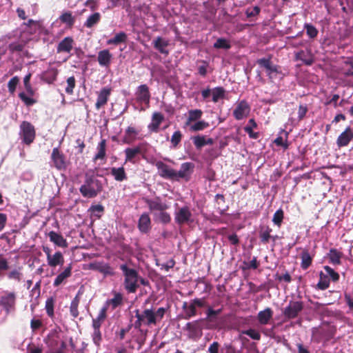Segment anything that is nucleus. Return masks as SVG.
Masks as SVG:
<instances>
[{
    "label": "nucleus",
    "mask_w": 353,
    "mask_h": 353,
    "mask_svg": "<svg viewBox=\"0 0 353 353\" xmlns=\"http://www.w3.org/2000/svg\"><path fill=\"white\" fill-rule=\"evenodd\" d=\"M138 228L142 233H147L151 229V219L146 212L143 213L138 221Z\"/></svg>",
    "instance_id": "5701e85b"
},
{
    "label": "nucleus",
    "mask_w": 353,
    "mask_h": 353,
    "mask_svg": "<svg viewBox=\"0 0 353 353\" xmlns=\"http://www.w3.org/2000/svg\"><path fill=\"white\" fill-rule=\"evenodd\" d=\"M275 279L279 281H285L287 283H289L292 281V277L288 272H285V273L283 275H280L279 274H276Z\"/></svg>",
    "instance_id": "338daca9"
},
{
    "label": "nucleus",
    "mask_w": 353,
    "mask_h": 353,
    "mask_svg": "<svg viewBox=\"0 0 353 353\" xmlns=\"http://www.w3.org/2000/svg\"><path fill=\"white\" fill-rule=\"evenodd\" d=\"M59 20L61 23L66 24L68 28H72L75 23V17L72 16V12L67 11L59 16Z\"/></svg>",
    "instance_id": "a19ab883"
},
{
    "label": "nucleus",
    "mask_w": 353,
    "mask_h": 353,
    "mask_svg": "<svg viewBox=\"0 0 353 353\" xmlns=\"http://www.w3.org/2000/svg\"><path fill=\"white\" fill-rule=\"evenodd\" d=\"M256 63L261 68H263L265 70L266 74L270 79H273L274 73L280 72L279 70V66L277 65H274L270 58L259 59L256 61Z\"/></svg>",
    "instance_id": "9d476101"
},
{
    "label": "nucleus",
    "mask_w": 353,
    "mask_h": 353,
    "mask_svg": "<svg viewBox=\"0 0 353 353\" xmlns=\"http://www.w3.org/2000/svg\"><path fill=\"white\" fill-rule=\"evenodd\" d=\"M17 295L13 292H5L0 298V305L6 314L13 312L16 309Z\"/></svg>",
    "instance_id": "423d86ee"
},
{
    "label": "nucleus",
    "mask_w": 353,
    "mask_h": 353,
    "mask_svg": "<svg viewBox=\"0 0 353 353\" xmlns=\"http://www.w3.org/2000/svg\"><path fill=\"white\" fill-rule=\"evenodd\" d=\"M19 130V136L24 144L30 145L34 142L36 137V130L34 126L30 122L22 121Z\"/></svg>",
    "instance_id": "20e7f679"
},
{
    "label": "nucleus",
    "mask_w": 353,
    "mask_h": 353,
    "mask_svg": "<svg viewBox=\"0 0 353 353\" xmlns=\"http://www.w3.org/2000/svg\"><path fill=\"white\" fill-rule=\"evenodd\" d=\"M260 12L261 8L258 6H256L252 8H248L245 11V14L247 17L250 18L257 16L259 14Z\"/></svg>",
    "instance_id": "0e129e2a"
},
{
    "label": "nucleus",
    "mask_w": 353,
    "mask_h": 353,
    "mask_svg": "<svg viewBox=\"0 0 353 353\" xmlns=\"http://www.w3.org/2000/svg\"><path fill=\"white\" fill-rule=\"evenodd\" d=\"M272 316V310L270 307H266L265 310L260 311L258 313L257 320L261 325H265L269 323Z\"/></svg>",
    "instance_id": "7c9ffc66"
},
{
    "label": "nucleus",
    "mask_w": 353,
    "mask_h": 353,
    "mask_svg": "<svg viewBox=\"0 0 353 353\" xmlns=\"http://www.w3.org/2000/svg\"><path fill=\"white\" fill-rule=\"evenodd\" d=\"M300 258L301 259V268L304 270L308 269L313 261V257L310 255L309 250L306 248L303 249L300 255Z\"/></svg>",
    "instance_id": "473e14b6"
},
{
    "label": "nucleus",
    "mask_w": 353,
    "mask_h": 353,
    "mask_svg": "<svg viewBox=\"0 0 353 353\" xmlns=\"http://www.w3.org/2000/svg\"><path fill=\"white\" fill-rule=\"evenodd\" d=\"M114 297L111 299L108 300L105 305H111L112 309L114 310L119 306L123 304V297L121 293L117 292H113Z\"/></svg>",
    "instance_id": "4c0bfd02"
},
{
    "label": "nucleus",
    "mask_w": 353,
    "mask_h": 353,
    "mask_svg": "<svg viewBox=\"0 0 353 353\" xmlns=\"http://www.w3.org/2000/svg\"><path fill=\"white\" fill-rule=\"evenodd\" d=\"M110 174L117 181H123L127 179V174L123 167L112 168Z\"/></svg>",
    "instance_id": "ea45409f"
},
{
    "label": "nucleus",
    "mask_w": 353,
    "mask_h": 353,
    "mask_svg": "<svg viewBox=\"0 0 353 353\" xmlns=\"http://www.w3.org/2000/svg\"><path fill=\"white\" fill-rule=\"evenodd\" d=\"M9 50L11 52H21L24 48V44L20 43H12L8 46Z\"/></svg>",
    "instance_id": "69168bd1"
},
{
    "label": "nucleus",
    "mask_w": 353,
    "mask_h": 353,
    "mask_svg": "<svg viewBox=\"0 0 353 353\" xmlns=\"http://www.w3.org/2000/svg\"><path fill=\"white\" fill-rule=\"evenodd\" d=\"M74 39L71 37H66L62 39L57 46V53L66 52L70 53L73 48Z\"/></svg>",
    "instance_id": "412c9836"
},
{
    "label": "nucleus",
    "mask_w": 353,
    "mask_h": 353,
    "mask_svg": "<svg viewBox=\"0 0 353 353\" xmlns=\"http://www.w3.org/2000/svg\"><path fill=\"white\" fill-rule=\"evenodd\" d=\"M97 152L95 154L93 160H105L106 157V140L101 139L97 145Z\"/></svg>",
    "instance_id": "c9c22d12"
},
{
    "label": "nucleus",
    "mask_w": 353,
    "mask_h": 353,
    "mask_svg": "<svg viewBox=\"0 0 353 353\" xmlns=\"http://www.w3.org/2000/svg\"><path fill=\"white\" fill-rule=\"evenodd\" d=\"M250 109L248 103L245 100H242L237 103L233 111V115L236 119L241 120L248 116Z\"/></svg>",
    "instance_id": "f8f14e48"
},
{
    "label": "nucleus",
    "mask_w": 353,
    "mask_h": 353,
    "mask_svg": "<svg viewBox=\"0 0 353 353\" xmlns=\"http://www.w3.org/2000/svg\"><path fill=\"white\" fill-rule=\"evenodd\" d=\"M124 152L125 154V163L131 162L132 163H134V159L139 154L142 153L141 145H139L134 148H128L124 150Z\"/></svg>",
    "instance_id": "b1692460"
},
{
    "label": "nucleus",
    "mask_w": 353,
    "mask_h": 353,
    "mask_svg": "<svg viewBox=\"0 0 353 353\" xmlns=\"http://www.w3.org/2000/svg\"><path fill=\"white\" fill-rule=\"evenodd\" d=\"M96 170L97 168L90 169L85 172L84 183L79 188V192L83 197L94 198L103 190L101 181L97 179L94 175Z\"/></svg>",
    "instance_id": "f03ea898"
},
{
    "label": "nucleus",
    "mask_w": 353,
    "mask_h": 353,
    "mask_svg": "<svg viewBox=\"0 0 353 353\" xmlns=\"http://www.w3.org/2000/svg\"><path fill=\"white\" fill-rule=\"evenodd\" d=\"M204 305V301L200 299H194L190 304L187 302L183 303L182 308L185 312V319H189L196 315V307H201Z\"/></svg>",
    "instance_id": "6e6552de"
},
{
    "label": "nucleus",
    "mask_w": 353,
    "mask_h": 353,
    "mask_svg": "<svg viewBox=\"0 0 353 353\" xmlns=\"http://www.w3.org/2000/svg\"><path fill=\"white\" fill-rule=\"evenodd\" d=\"M288 133L286 132L285 133V140L283 139L282 137H278L277 138H276L274 139V143L277 146H281V147L283 148L285 150H286L289 147V143L288 142Z\"/></svg>",
    "instance_id": "864d4df0"
},
{
    "label": "nucleus",
    "mask_w": 353,
    "mask_h": 353,
    "mask_svg": "<svg viewBox=\"0 0 353 353\" xmlns=\"http://www.w3.org/2000/svg\"><path fill=\"white\" fill-rule=\"evenodd\" d=\"M207 321L209 322L210 326L218 325L221 318V309L216 310L209 307L206 312Z\"/></svg>",
    "instance_id": "393cba45"
},
{
    "label": "nucleus",
    "mask_w": 353,
    "mask_h": 353,
    "mask_svg": "<svg viewBox=\"0 0 353 353\" xmlns=\"http://www.w3.org/2000/svg\"><path fill=\"white\" fill-rule=\"evenodd\" d=\"M304 307L302 301H290L288 305L283 311L284 316L288 319L296 318Z\"/></svg>",
    "instance_id": "0eeeda50"
},
{
    "label": "nucleus",
    "mask_w": 353,
    "mask_h": 353,
    "mask_svg": "<svg viewBox=\"0 0 353 353\" xmlns=\"http://www.w3.org/2000/svg\"><path fill=\"white\" fill-rule=\"evenodd\" d=\"M284 219V212L280 208L277 210L273 215L272 222L274 225H277L279 228L281 227L283 220Z\"/></svg>",
    "instance_id": "de8ad7c7"
},
{
    "label": "nucleus",
    "mask_w": 353,
    "mask_h": 353,
    "mask_svg": "<svg viewBox=\"0 0 353 353\" xmlns=\"http://www.w3.org/2000/svg\"><path fill=\"white\" fill-rule=\"evenodd\" d=\"M112 88L110 87H104L99 91L97 102L95 103V108L97 110H99L101 107L107 104L109 98L111 95Z\"/></svg>",
    "instance_id": "dca6fc26"
},
{
    "label": "nucleus",
    "mask_w": 353,
    "mask_h": 353,
    "mask_svg": "<svg viewBox=\"0 0 353 353\" xmlns=\"http://www.w3.org/2000/svg\"><path fill=\"white\" fill-rule=\"evenodd\" d=\"M50 159L52 163V165L57 170H65L67 168L68 161L66 157L58 147L52 149Z\"/></svg>",
    "instance_id": "39448f33"
},
{
    "label": "nucleus",
    "mask_w": 353,
    "mask_h": 353,
    "mask_svg": "<svg viewBox=\"0 0 353 353\" xmlns=\"http://www.w3.org/2000/svg\"><path fill=\"white\" fill-rule=\"evenodd\" d=\"M323 269L326 272L325 275H327V277L329 276L332 281L337 282L339 280V273L335 272L331 267L325 265L323 267Z\"/></svg>",
    "instance_id": "09e8293b"
},
{
    "label": "nucleus",
    "mask_w": 353,
    "mask_h": 353,
    "mask_svg": "<svg viewBox=\"0 0 353 353\" xmlns=\"http://www.w3.org/2000/svg\"><path fill=\"white\" fill-rule=\"evenodd\" d=\"M55 304V299L52 296L47 299L46 301L45 310L47 315L50 318L53 319L54 316V307Z\"/></svg>",
    "instance_id": "a18cd8bd"
},
{
    "label": "nucleus",
    "mask_w": 353,
    "mask_h": 353,
    "mask_svg": "<svg viewBox=\"0 0 353 353\" xmlns=\"http://www.w3.org/2000/svg\"><path fill=\"white\" fill-rule=\"evenodd\" d=\"M202 111L201 110H192L188 112V121H194L199 119L202 116Z\"/></svg>",
    "instance_id": "4d7b16f0"
},
{
    "label": "nucleus",
    "mask_w": 353,
    "mask_h": 353,
    "mask_svg": "<svg viewBox=\"0 0 353 353\" xmlns=\"http://www.w3.org/2000/svg\"><path fill=\"white\" fill-rule=\"evenodd\" d=\"M112 55L107 49L99 52L97 61L101 66L108 67L111 63Z\"/></svg>",
    "instance_id": "c756f323"
},
{
    "label": "nucleus",
    "mask_w": 353,
    "mask_h": 353,
    "mask_svg": "<svg viewBox=\"0 0 353 353\" xmlns=\"http://www.w3.org/2000/svg\"><path fill=\"white\" fill-rule=\"evenodd\" d=\"M185 329L188 331L190 338L196 339L202 335V327L200 321H194L186 323Z\"/></svg>",
    "instance_id": "4468645a"
},
{
    "label": "nucleus",
    "mask_w": 353,
    "mask_h": 353,
    "mask_svg": "<svg viewBox=\"0 0 353 353\" xmlns=\"http://www.w3.org/2000/svg\"><path fill=\"white\" fill-rule=\"evenodd\" d=\"M294 59L296 61H301L306 65H311L314 63V59L310 52L303 50L295 53Z\"/></svg>",
    "instance_id": "cd10ccee"
},
{
    "label": "nucleus",
    "mask_w": 353,
    "mask_h": 353,
    "mask_svg": "<svg viewBox=\"0 0 353 353\" xmlns=\"http://www.w3.org/2000/svg\"><path fill=\"white\" fill-rule=\"evenodd\" d=\"M101 20V14L99 12H94L89 16L84 23V26L88 28H91L97 25Z\"/></svg>",
    "instance_id": "c03bdc74"
},
{
    "label": "nucleus",
    "mask_w": 353,
    "mask_h": 353,
    "mask_svg": "<svg viewBox=\"0 0 353 353\" xmlns=\"http://www.w3.org/2000/svg\"><path fill=\"white\" fill-rule=\"evenodd\" d=\"M139 132L140 130L136 129L134 127L128 126L125 131V134L122 140L123 143L126 144L132 143L137 139Z\"/></svg>",
    "instance_id": "4be33fe9"
},
{
    "label": "nucleus",
    "mask_w": 353,
    "mask_h": 353,
    "mask_svg": "<svg viewBox=\"0 0 353 353\" xmlns=\"http://www.w3.org/2000/svg\"><path fill=\"white\" fill-rule=\"evenodd\" d=\"M154 165L157 168L159 174L161 177L165 179L175 181L176 177L175 170L172 169L161 161H157L155 162Z\"/></svg>",
    "instance_id": "1a4fd4ad"
},
{
    "label": "nucleus",
    "mask_w": 353,
    "mask_h": 353,
    "mask_svg": "<svg viewBox=\"0 0 353 353\" xmlns=\"http://www.w3.org/2000/svg\"><path fill=\"white\" fill-rule=\"evenodd\" d=\"M76 81L74 77H70L67 79V87L65 88V92L68 94H73V90L75 87Z\"/></svg>",
    "instance_id": "6e6d98bb"
},
{
    "label": "nucleus",
    "mask_w": 353,
    "mask_h": 353,
    "mask_svg": "<svg viewBox=\"0 0 353 353\" xmlns=\"http://www.w3.org/2000/svg\"><path fill=\"white\" fill-rule=\"evenodd\" d=\"M119 269L122 271L123 276L124 289L129 294L135 293L139 288V285H138L139 272L136 269L129 267L127 263L121 264Z\"/></svg>",
    "instance_id": "7ed1b4c3"
},
{
    "label": "nucleus",
    "mask_w": 353,
    "mask_h": 353,
    "mask_svg": "<svg viewBox=\"0 0 353 353\" xmlns=\"http://www.w3.org/2000/svg\"><path fill=\"white\" fill-rule=\"evenodd\" d=\"M208 126V124L206 122L204 121H199L191 126V130L192 131H200L204 130Z\"/></svg>",
    "instance_id": "e2e57ef3"
},
{
    "label": "nucleus",
    "mask_w": 353,
    "mask_h": 353,
    "mask_svg": "<svg viewBox=\"0 0 353 353\" xmlns=\"http://www.w3.org/2000/svg\"><path fill=\"white\" fill-rule=\"evenodd\" d=\"M194 165L191 162H185L181 164L179 171H176V177L175 181L180 179H184L186 181L190 179L191 174L193 172Z\"/></svg>",
    "instance_id": "ddd939ff"
},
{
    "label": "nucleus",
    "mask_w": 353,
    "mask_h": 353,
    "mask_svg": "<svg viewBox=\"0 0 353 353\" xmlns=\"http://www.w3.org/2000/svg\"><path fill=\"white\" fill-rule=\"evenodd\" d=\"M167 310L164 307H159L157 311L152 309H145L142 312L139 310L134 311L137 320L134 323L135 329H140L142 325H156L163 319Z\"/></svg>",
    "instance_id": "f257e3e1"
},
{
    "label": "nucleus",
    "mask_w": 353,
    "mask_h": 353,
    "mask_svg": "<svg viewBox=\"0 0 353 353\" xmlns=\"http://www.w3.org/2000/svg\"><path fill=\"white\" fill-rule=\"evenodd\" d=\"M157 217L159 220L164 224H168L171 221V216L170 214L166 212V210L159 212Z\"/></svg>",
    "instance_id": "bf43d9fd"
},
{
    "label": "nucleus",
    "mask_w": 353,
    "mask_h": 353,
    "mask_svg": "<svg viewBox=\"0 0 353 353\" xmlns=\"http://www.w3.org/2000/svg\"><path fill=\"white\" fill-rule=\"evenodd\" d=\"M202 97L204 100H208L211 94L212 95V101L217 102L221 99V87H217L211 91L210 89L203 90L201 92Z\"/></svg>",
    "instance_id": "f704fd0d"
},
{
    "label": "nucleus",
    "mask_w": 353,
    "mask_h": 353,
    "mask_svg": "<svg viewBox=\"0 0 353 353\" xmlns=\"http://www.w3.org/2000/svg\"><path fill=\"white\" fill-rule=\"evenodd\" d=\"M19 82V78L17 76L12 77L8 83V88L10 93L13 94Z\"/></svg>",
    "instance_id": "5fc2aeb1"
},
{
    "label": "nucleus",
    "mask_w": 353,
    "mask_h": 353,
    "mask_svg": "<svg viewBox=\"0 0 353 353\" xmlns=\"http://www.w3.org/2000/svg\"><path fill=\"white\" fill-rule=\"evenodd\" d=\"M193 142L197 148H200L206 144L204 137L197 136L194 137Z\"/></svg>",
    "instance_id": "774afa93"
},
{
    "label": "nucleus",
    "mask_w": 353,
    "mask_h": 353,
    "mask_svg": "<svg viewBox=\"0 0 353 353\" xmlns=\"http://www.w3.org/2000/svg\"><path fill=\"white\" fill-rule=\"evenodd\" d=\"M145 203L148 205L149 210L151 212H161L167 210L169 208V205L163 202L159 196L156 197L154 199L148 198L144 199Z\"/></svg>",
    "instance_id": "9b49d317"
},
{
    "label": "nucleus",
    "mask_w": 353,
    "mask_h": 353,
    "mask_svg": "<svg viewBox=\"0 0 353 353\" xmlns=\"http://www.w3.org/2000/svg\"><path fill=\"white\" fill-rule=\"evenodd\" d=\"M48 236L50 241L53 242L57 246L63 248L68 247L67 241L61 234H58L54 231H51L49 232Z\"/></svg>",
    "instance_id": "2f4dec72"
},
{
    "label": "nucleus",
    "mask_w": 353,
    "mask_h": 353,
    "mask_svg": "<svg viewBox=\"0 0 353 353\" xmlns=\"http://www.w3.org/2000/svg\"><path fill=\"white\" fill-rule=\"evenodd\" d=\"M320 279L316 285V288L321 290H325L329 288L330 281L323 272L319 274Z\"/></svg>",
    "instance_id": "49530a36"
},
{
    "label": "nucleus",
    "mask_w": 353,
    "mask_h": 353,
    "mask_svg": "<svg viewBox=\"0 0 353 353\" xmlns=\"http://www.w3.org/2000/svg\"><path fill=\"white\" fill-rule=\"evenodd\" d=\"M80 292H79L70 303V312L71 316L74 319L77 318L79 314L78 307L80 303Z\"/></svg>",
    "instance_id": "79ce46f5"
},
{
    "label": "nucleus",
    "mask_w": 353,
    "mask_h": 353,
    "mask_svg": "<svg viewBox=\"0 0 353 353\" xmlns=\"http://www.w3.org/2000/svg\"><path fill=\"white\" fill-rule=\"evenodd\" d=\"M19 97L28 106L32 105L36 103V100H34L33 98L28 97L24 92H20L19 94Z\"/></svg>",
    "instance_id": "052dcab7"
},
{
    "label": "nucleus",
    "mask_w": 353,
    "mask_h": 353,
    "mask_svg": "<svg viewBox=\"0 0 353 353\" xmlns=\"http://www.w3.org/2000/svg\"><path fill=\"white\" fill-rule=\"evenodd\" d=\"M353 139V131L352 128L348 126L345 130L338 137L336 144L339 148L347 146L349 143Z\"/></svg>",
    "instance_id": "a211bd4d"
},
{
    "label": "nucleus",
    "mask_w": 353,
    "mask_h": 353,
    "mask_svg": "<svg viewBox=\"0 0 353 353\" xmlns=\"http://www.w3.org/2000/svg\"><path fill=\"white\" fill-rule=\"evenodd\" d=\"M58 70L51 68L42 74L41 79L47 83H52L57 79Z\"/></svg>",
    "instance_id": "58836bf2"
},
{
    "label": "nucleus",
    "mask_w": 353,
    "mask_h": 353,
    "mask_svg": "<svg viewBox=\"0 0 353 353\" xmlns=\"http://www.w3.org/2000/svg\"><path fill=\"white\" fill-rule=\"evenodd\" d=\"M164 120V116L162 113L154 112L152 115V121L148 125V128L152 132L157 133L159 130V126Z\"/></svg>",
    "instance_id": "aec40b11"
},
{
    "label": "nucleus",
    "mask_w": 353,
    "mask_h": 353,
    "mask_svg": "<svg viewBox=\"0 0 353 353\" xmlns=\"http://www.w3.org/2000/svg\"><path fill=\"white\" fill-rule=\"evenodd\" d=\"M137 101L139 103H143L146 105L150 103V93L149 88L146 84L139 85L136 91Z\"/></svg>",
    "instance_id": "2eb2a0df"
},
{
    "label": "nucleus",
    "mask_w": 353,
    "mask_h": 353,
    "mask_svg": "<svg viewBox=\"0 0 353 353\" xmlns=\"http://www.w3.org/2000/svg\"><path fill=\"white\" fill-rule=\"evenodd\" d=\"M48 265L50 267H57L58 265H63L64 263V258L60 251L56 252L54 254L47 259Z\"/></svg>",
    "instance_id": "72a5a7b5"
},
{
    "label": "nucleus",
    "mask_w": 353,
    "mask_h": 353,
    "mask_svg": "<svg viewBox=\"0 0 353 353\" xmlns=\"http://www.w3.org/2000/svg\"><path fill=\"white\" fill-rule=\"evenodd\" d=\"M127 34L121 32L119 33L116 34V35L107 41V44L108 45H119L122 43H125L127 41Z\"/></svg>",
    "instance_id": "37998d69"
},
{
    "label": "nucleus",
    "mask_w": 353,
    "mask_h": 353,
    "mask_svg": "<svg viewBox=\"0 0 353 353\" xmlns=\"http://www.w3.org/2000/svg\"><path fill=\"white\" fill-rule=\"evenodd\" d=\"M92 270H96L103 274L105 277L112 276L115 274L114 269L106 263H97L91 265Z\"/></svg>",
    "instance_id": "f3484780"
},
{
    "label": "nucleus",
    "mask_w": 353,
    "mask_h": 353,
    "mask_svg": "<svg viewBox=\"0 0 353 353\" xmlns=\"http://www.w3.org/2000/svg\"><path fill=\"white\" fill-rule=\"evenodd\" d=\"M343 253L336 248H331L327 254V258L330 263L334 265H339L341 264V258Z\"/></svg>",
    "instance_id": "c85d7f7f"
},
{
    "label": "nucleus",
    "mask_w": 353,
    "mask_h": 353,
    "mask_svg": "<svg viewBox=\"0 0 353 353\" xmlns=\"http://www.w3.org/2000/svg\"><path fill=\"white\" fill-rule=\"evenodd\" d=\"M31 75L32 74L30 73H29L24 77L23 83H24L25 89H26V92H28V94H29L31 96H33L34 94V91L30 83Z\"/></svg>",
    "instance_id": "603ef678"
},
{
    "label": "nucleus",
    "mask_w": 353,
    "mask_h": 353,
    "mask_svg": "<svg viewBox=\"0 0 353 353\" xmlns=\"http://www.w3.org/2000/svg\"><path fill=\"white\" fill-rule=\"evenodd\" d=\"M92 338L93 343L97 347H99L101 342L102 341V334H101V330H93Z\"/></svg>",
    "instance_id": "13d9d810"
},
{
    "label": "nucleus",
    "mask_w": 353,
    "mask_h": 353,
    "mask_svg": "<svg viewBox=\"0 0 353 353\" xmlns=\"http://www.w3.org/2000/svg\"><path fill=\"white\" fill-rule=\"evenodd\" d=\"M192 216V213L188 207L180 208L175 214V222L179 225L188 223Z\"/></svg>",
    "instance_id": "6ab92c4d"
},
{
    "label": "nucleus",
    "mask_w": 353,
    "mask_h": 353,
    "mask_svg": "<svg viewBox=\"0 0 353 353\" xmlns=\"http://www.w3.org/2000/svg\"><path fill=\"white\" fill-rule=\"evenodd\" d=\"M154 48L157 50L160 53L168 55L169 51L165 48L169 46V41L163 39L161 37H157L153 41Z\"/></svg>",
    "instance_id": "a878e982"
},
{
    "label": "nucleus",
    "mask_w": 353,
    "mask_h": 353,
    "mask_svg": "<svg viewBox=\"0 0 353 353\" xmlns=\"http://www.w3.org/2000/svg\"><path fill=\"white\" fill-rule=\"evenodd\" d=\"M72 275V265L70 264L68 266H67L64 270L59 274L57 277L55 278L53 286L54 287H58L62 283H63L65 280L69 278Z\"/></svg>",
    "instance_id": "bb28decb"
},
{
    "label": "nucleus",
    "mask_w": 353,
    "mask_h": 353,
    "mask_svg": "<svg viewBox=\"0 0 353 353\" xmlns=\"http://www.w3.org/2000/svg\"><path fill=\"white\" fill-rule=\"evenodd\" d=\"M272 230L268 225H261L259 229V238L261 242L263 244L269 243L270 238H272L270 233Z\"/></svg>",
    "instance_id": "e433bc0d"
},
{
    "label": "nucleus",
    "mask_w": 353,
    "mask_h": 353,
    "mask_svg": "<svg viewBox=\"0 0 353 353\" xmlns=\"http://www.w3.org/2000/svg\"><path fill=\"white\" fill-rule=\"evenodd\" d=\"M304 29H305L306 33L310 39H314L317 37L319 31L313 25L305 23Z\"/></svg>",
    "instance_id": "3c124183"
},
{
    "label": "nucleus",
    "mask_w": 353,
    "mask_h": 353,
    "mask_svg": "<svg viewBox=\"0 0 353 353\" xmlns=\"http://www.w3.org/2000/svg\"><path fill=\"white\" fill-rule=\"evenodd\" d=\"M243 334L250 336L251 339H252L254 340L259 341L261 339L260 333L254 329H249V330L243 331Z\"/></svg>",
    "instance_id": "680f3d73"
},
{
    "label": "nucleus",
    "mask_w": 353,
    "mask_h": 353,
    "mask_svg": "<svg viewBox=\"0 0 353 353\" xmlns=\"http://www.w3.org/2000/svg\"><path fill=\"white\" fill-rule=\"evenodd\" d=\"M183 134L180 130L175 131L171 137L170 142L172 146L176 148L181 141Z\"/></svg>",
    "instance_id": "8fccbe9b"
}]
</instances>
